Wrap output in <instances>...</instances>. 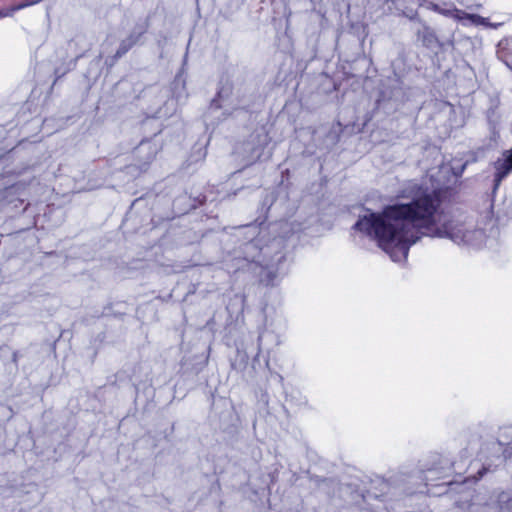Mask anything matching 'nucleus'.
<instances>
[{
	"mask_svg": "<svg viewBox=\"0 0 512 512\" xmlns=\"http://www.w3.org/2000/svg\"><path fill=\"white\" fill-rule=\"evenodd\" d=\"M411 200L369 212L354 224L356 232L375 240L392 261L403 262L411 245L421 237L448 238L459 246L481 248L486 234L459 217L441 209L438 197L417 184L407 188Z\"/></svg>",
	"mask_w": 512,
	"mask_h": 512,
	"instance_id": "obj_1",
	"label": "nucleus"
},
{
	"mask_svg": "<svg viewBox=\"0 0 512 512\" xmlns=\"http://www.w3.org/2000/svg\"><path fill=\"white\" fill-rule=\"evenodd\" d=\"M495 186L497 187L500 182L512 171V150L505 153L502 159L495 162Z\"/></svg>",
	"mask_w": 512,
	"mask_h": 512,
	"instance_id": "obj_2",
	"label": "nucleus"
},
{
	"mask_svg": "<svg viewBox=\"0 0 512 512\" xmlns=\"http://www.w3.org/2000/svg\"><path fill=\"white\" fill-rule=\"evenodd\" d=\"M417 38L426 47H432L437 42L434 31L426 25H423L422 29L418 30Z\"/></svg>",
	"mask_w": 512,
	"mask_h": 512,
	"instance_id": "obj_3",
	"label": "nucleus"
},
{
	"mask_svg": "<svg viewBox=\"0 0 512 512\" xmlns=\"http://www.w3.org/2000/svg\"><path fill=\"white\" fill-rule=\"evenodd\" d=\"M228 96H229V89L220 90L218 92L217 97L215 99H213L210 104V108H209L210 111L214 112L219 109H225V112L228 111V109L226 108L227 107L226 101H227Z\"/></svg>",
	"mask_w": 512,
	"mask_h": 512,
	"instance_id": "obj_4",
	"label": "nucleus"
},
{
	"mask_svg": "<svg viewBox=\"0 0 512 512\" xmlns=\"http://www.w3.org/2000/svg\"><path fill=\"white\" fill-rule=\"evenodd\" d=\"M457 12V18L459 20H462L464 23H471L473 25H487V19L476 15V14H468L462 11H456Z\"/></svg>",
	"mask_w": 512,
	"mask_h": 512,
	"instance_id": "obj_5",
	"label": "nucleus"
},
{
	"mask_svg": "<svg viewBox=\"0 0 512 512\" xmlns=\"http://www.w3.org/2000/svg\"><path fill=\"white\" fill-rule=\"evenodd\" d=\"M138 38L139 36L130 35L128 38L123 40L119 49L117 50L116 55L120 57L125 54L130 48H132L133 45H135V43L138 41Z\"/></svg>",
	"mask_w": 512,
	"mask_h": 512,
	"instance_id": "obj_6",
	"label": "nucleus"
},
{
	"mask_svg": "<svg viewBox=\"0 0 512 512\" xmlns=\"http://www.w3.org/2000/svg\"><path fill=\"white\" fill-rule=\"evenodd\" d=\"M498 502L500 510L503 512H512V499L505 492H502L498 496Z\"/></svg>",
	"mask_w": 512,
	"mask_h": 512,
	"instance_id": "obj_7",
	"label": "nucleus"
},
{
	"mask_svg": "<svg viewBox=\"0 0 512 512\" xmlns=\"http://www.w3.org/2000/svg\"><path fill=\"white\" fill-rule=\"evenodd\" d=\"M277 272L274 270H265L261 274V281L266 285H273L277 279Z\"/></svg>",
	"mask_w": 512,
	"mask_h": 512,
	"instance_id": "obj_8",
	"label": "nucleus"
},
{
	"mask_svg": "<svg viewBox=\"0 0 512 512\" xmlns=\"http://www.w3.org/2000/svg\"><path fill=\"white\" fill-rule=\"evenodd\" d=\"M457 10H445V9H440V11L438 13L440 14H443V15H446V16H453V17H456L457 18Z\"/></svg>",
	"mask_w": 512,
	"mask_h": 512,
	"instance_id": "obj_9",
	"label": "nucleus"
},
{
	"mask_svg": "<svg viewBox=\"0 0 512 512\" xmlns=\"http://www.w3.org/2000/svg\"><path fill=\"white\" fill-rule=\"evenodd\" d=\"M431 9H433L436 12H439L441 8L437 4H431Z\"/></svg>",
	"mask_w": 512,
	"mask_h": 512,
	"instance_id": "obj_10",
	"label": "nucleus"
},
{
	"mask_svg": "<svg viewBox=\"0 0 512 512\" xmlns=\"http://www.w3.org/2000/svg\"><path fill=\"white\" fill-rule=\"evenodd\" d=\"M257 158H259L261 156V152H256V155H255Z\"/></svg>",
	"mask_w": 512,
	"mask_h": 512,
	"instance_id": "obj_11",
	"label": "nucleus"
}]
</instances>
